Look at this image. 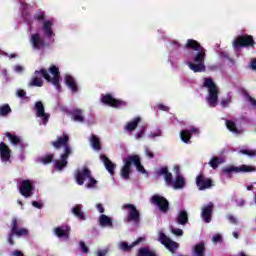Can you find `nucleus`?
<instances>
[{
    "label": "nucleus",
    "mask_w": 256,
    "mask_h": 256,
    "mask_svg": "<svg viewBox=\"0 0 256 256\" xmlns=\"http://www.w3.org/2000/svg\"><path fill=\"white\" fill-rule=\"evenodd\" d=\"M107 253H108L107 249H105V250H98L97 256H105V255H107Z\"/></svg>",
    "instance_id": "62"
},
{
    "label": "nucleus",
    "mask_w": 256,
    "mask_h": 256,
    "mask_svg": "<svg viewBox=\"0 0 256 256\" xmlns=\"http://www.w3.org/2000/svg\"><path fill=\"white\" fill-rule=\"evenodd\" d=\"M253 171H256L255 167L252 166H248V165H242L240 167L237 166H228V167H224L222 169V173L223 175H228L230 176L231 173H251Z\"/></svg>",
    "instance_id": "10"
},
{
    "label": "nucleus",
    "mask_w": 256,
    "mask_h": 256,
    "mask_svg": "<svg viewBox=\"0 0 256 256\" xmlns=\"http://www.w3.org/2000/svg\"><path fill=\"white\" fill-rule=\"evenodd\" d=\"M99 223L102 227H113V220L105 214L100 216Z\"/></svg>",
    "instance_id": "35"
},
{
    "label": "nucleus",
    "mask_w": 256,
    "mask_h": 256,
    "mask_svg": "<svg viewBox=\"0 0 256 256\" xmlns=\"http://www.w3.org/2000/svg\"><path fill=\"white\" fill-rule=\"evenodd\" d=\"M143 237H139L137 240H135L133 243H132V247H136V245H139V243H141V241H143Z\"/></svg>",
    "instance_id": "61"
},
{
    "label": "nucleus",
    "mask_w": 256,
    "mask_h": 256,
    "mask_svg": "<svg viewBox=\"0 0 256 256\" xmlns=\"http://www.w3.org/2000/svg\"><path fill=\"white\" fill-rule=\"evenodd\" d=\"M158 175L164 176V181L166 182L167 185H173V174L171 172H169V168L162 167L158 171Z\"/></svg>",
    "instance_id": "28"
},
{
    "label": "nucleus",
    "mask_w": 256,
    "mask_h": 256,
    "mask_svg": "<svg viewBox=\"0 0 256 256\" xmlns=\"http://www.w3.org/2000/svg\"><path fill=\"white\" fill-rule=\"evenodd\" d=\"M100 159L108 173H110V175H115V168L117 167V165H115L111 160H109V158L105 154H101Z\"/></svg>",
    "instance_id": "23"
},
{
    "label": "nucleus",
    "mask_w": 256,
    "mask_h": 256,
    "mask_svg": "<svg viewBox=\"0 0 256 256\" xmlns=\"http://www.w3.org/2000/svg\"><path fill=\"white\" fill-rule=\"evenodd\" d=\"M184 49H188L189 51H197V53H205V48L201 46V43L195 39H188L186 44L184 45Z\"/></svg>",
    "instance_id": "19"
},
{
    "label": "nucleus",
    "mask_w": 256,
    "mask_h": 256,
    "mask_svg": "<svg viewBox=\"0 0 256 256\" xmlns=\"http://www.w3.org/2000/svg\"><path fill=\"white\" fill-rule=\"evenodd\" d=\"M220 105H222L224 108L229 107V101L227 99H222Z\"/></svg>",
    "instance_id": "58"
},
{
    "label": "nucleus",
    "mask_w": 256,
    "mask_h": 256,
    "mask_svg": "<svg viewBox=\"0 0 256 256\" xmlns=\"http://www.w3.org/2000/svg\"><path fill=\"white\" fill-rule=\"evenodd\" d=\"M194 256H205V243L200 242L196 244L193 248Z\"/></svg>",
    "instance_id": "34"
},
{
    "label": "nucleus",
    "mask_w": 256,
    "mask_h": 256,
    "mask_svg": "<svg viewBox=\"0 0 256 256\" xmlns=\"http://www.w3.org/2000/svg\"><path fill=\"white\" fill-rule=\"evenodd\" d=\"M145 155L148 157V159H155V153L149 149V147H145Z\"/></svg>",
    "instance_id": "47"
},
{
    "label": "nucleus",
    "mask_w": 256,
    "mask_h": 256,
    "mask_svg": "<svg viewBox=\"0 0 256 256\" xmlns=\"http://www.w3.org/2000/svg\"><path fill=\"white\" fill-rule=\"evenodd\" d=\"M123 163H124V165L122 166V168L120 170V175H121L122 179L128 180L131 175V165H133L131 162V156L124 158Z\"/></svg>",
    "instance_id": "20"
},
{
    "label": "nucleus",
    "mask_w": 256,
    "mask_h": 256,
    "mask_svg": "<svg viewBox=\"0 0 256 256\" xmlns=\"http://www.w3.org/2000/svg\"><path fill=\"white\" fill-rule=\"evenodd\" d=\"M90 145L94 151H101V140L97 135L92 134L90 137Z\"/></svg>",
    "instance_id": "33"
},
{
    "label": "nucleus",
    "mask_w": 256,
    "mask_h": 256,
    "mask_svg": "<svg viewBox=\"0 0 256 256\" xmlns=\"http://www.w3.org/2000/svg\"><path fill=\"white\" fill-rule=\"evenodd\" d=\"M226 127L228 130L231 131V133H235L236 135H239V129L237 128V124L232 120H226Z\"/></svg>",
    "instance_id": "38"
},
{
    "label": "nucleus",
    "mask_w": 256,
    "mask_h": 256,
    "mask_svg": "<svg viewBox=\"0 0 256 256\" xmlns=\"http://www.w3.org/2000/svg\"><path fill=\"white\" fill-rule=\"evenodd\" d=\"M171 233L177 237H183V230L179 228H173V226H171Z\"/></svg>",
    "instance_id": "45"
},
{
    "label": "nucleus",
    "mask_w": 256,
    "mask_h": 256,
    "mask_svg": "<svg viewBox=\"0 0 256 256\" xmlns=\"http://www.w3.org/2000/svg\"><path fill=\"white\" fill-rule=\"evenodd\" d=\"M49 73L53 75V78H51ZM39 75H41V77H43L47 83H52L57 91H61V72L59 71V67L51 65L49 71H47L45 68L36 70L34 72V76L29 82V87H43V80L41 77H39Z\"/></svg>",
    "instance_id": "1"
},
{
    "label": "nucleus",
    "mask_w": 256,
    "mask_h": 256,
    "mask_svg": "<svg viewBox=\"0 0 256 256\" xmlns=\"http://www.w3.org/2000/svg\"><path fill=\"white\" fill-rule=\"evenodd\" d=\"M174 172L176 177H178V175H181V167H179V165L174 166Z\"/></svg>",
    "instance_id": "53"
},
{
    "label": "nucleus",
    "mask_w": 256,
    "mask_h": 256,
    "mask_svg": "<svg viewBox=\"0 0 256 256\" xmlns=\"http://www.w3.org/2000/svg\"><path fill=\"white\" fill-rule=\"evenodd\" d=\"M234 49H243L253 47L255 45V39L249 34H244L235 38L232 42Z\"/></svg>",
    "instance_id": "5"
},
{
    "label": "nucleus",
    "mask_w": 256,
    "mask_h": 256,
    "mask_svg": "<svg viewBox=\"0 0 256 256\" xmlns=\"http://www.w3.org/2000/svg\"><path fill=\"white\" fill-rule=\"evenodd\" d=\"M158 109H160V111H169V107L165 106L164 104H158Z\"/></svg>",
    "instance_id": "55"
},
{
    "label": "nucleus",
    "mask_w": 256,
    "mask_h": 256,
    "mask_svg": "<svg viewBox=\"0 0 256 256\" xmlns=\"http://www.w3.org/2000/svg\"><path fill=\"white\" fill-rule=\"evenodd\" d=\"M180 138L183 143H189L191 141V131L189 130H182L180 132Z\"/></svg>",
    "instance_id": "40"
},
{
    "label": "nucleus",
    "mask_w": 256,
    "mask_h": 256,
    "mask_svg": "<svg viewBox=\"0 0 256 256\" xmlns=\"http://www.w3.org/2000/svg\"><path fill=\"white\" fill-rule=\"evenodd\" d=\"M70 155H73V153H69V149H66V153H62L60 155V160H55L54 169H56V171H63V169L68 165L67 160Z\"/></svg>",
    "instance_id": "18"
},
{
    "label": "nucleus",
    "mask_w": 256,
    "mask_h": 256,
    "mask_svg": "<svg viewBox=\"0 0 256 256\" xmlns=\"http://www.w3.org/2000/svg\"><path fill=\"white\" fill-rule=\"evenodd\" d=\"M52 147L54 149H61V147L64 148L63 153H67V149L69 153H73V149L71 146H69V135L63 133L60 137L57 138V140L51 142Z\"/></svg>",
    "instance_id": "9"
},
{
    "label": "nucleus",
    "mask_w": 256,
    "mask_h": 256,
    "mask_svg": "<svg viewBox=\"0 0 256 256\" xmlns=\"http://www.w3.org/2000/svg\"><path fill=\"white\" fill-rule=\"evenodd\" d=\"M54 235L58 237V239H69L71 235V227L68 225H61L54 228Z\"/></svg>",
    "instance_id": "16"
},
{
    "label": "nucleus",
    "mask_w": 256,
    "mask_h": 256,
    "mask_svg": "<svg viewBox=\"0 0 256 256\" xmlns=\"http://www.w3.org/2000/svg\"><path fill=\"white\" fill-rule=\"evenodd\" d=\"M14 71H16V73H23V66L21 65H16L14 67Z\"/></svg>",
    "instance_id": "57"
},
{
    "label": "nucleus",
    "mask_w": 256,
    "mask_h": 256,
    "mask_svg": "<svg viewBox=\"0 0 256 256\" xmlns=\"http://www.w3.org/2000/svg\"><path fill=\"white\" fill-rule=\"evenodd\" d=\"M247 97H248V101L251 103V105L253 107H256V100L253 97H251V95H248Z\"/></svg>",
    "instance_id": "56"
},
{
    "label": "nucleus",
    "mask_w": 256,
    "mask_h": 256,
    "mask_svg": "<svg viewBox=\"0 0 256 256\" xmlns=\"http://www.w3.org/2000/svg\"><path fill=\"white\" fill-rule=\"evenodd\" d=\"M205 223H211V217H213V203H209L202 209L201 213Z\"/></svg>",
    "instance_id": "26"
},
{
    "label": "nucleus",
    "mask_w": 256,
    "mask_h": 256,
    "mask_svg": "<svg viewBox=\"0 0 256 256\" xmlns=\"http://www.w3.org/2000/svg\"><path fill=\"white\" fill-rule=\"evenodd\" d=\"M9 113H11V106L9 104L0 106V117H7Z\"/></svg>",
    "instance_id": "42"
},
{
    "label": "nucleus",
    "mask_w": 256,
    "mask_h": 256,
    "mask_svg": "<svg viewBox=\"0 0 256 256\" xmlns=\"http://www.w3.org/2000/svg\"><path fill=\"white\" fill-rule=\"evenodd\" d=\"M251 68L253 69V71L256 70V58H254L251 62Z\"/></svg>",
    "instance_id": "64"
},
{
    "label": "nucleus",
    "mask_w": 256,
    "mask_h": 256,
    "mask_svg": "<svg viewBox=\"0 0 256 256\" xmlns=\"http://www.w3.org/2000/svg\"><path fill=\"white\" fill-rule=\"evenodd\" d=\"M227 219L232 225H237V218L235 216L228 214Z\"/></svg>",
    "instance_id": "49"
},
{
    "label": "nucleus",
    "mask_w": 256,
    "mask_h": 256,
    "mask_svg": "<svg viewBox=\"0 0 256 256\" xmlns=\"http://www.w3.org/2000/svg\"><path fill=\"white\" fill-rule=\"evenodd\" d=\"M33 191H35V186H33V182H31V180L26 179L20 182L19 193L22 197L29 199V197L33 195Z\"/></svg>",
    "instance_id": "12"
},
{
    "label": "nucleus",
    "mask_w": 256,
    "mask_h": 256,
    "mask_svg": "<svg viewBox=\"0 0 256 256\" xmlns=\"http://www.w3.org/2000/svg\"><path fill=\"white\" fill-rule=\"evenodd\" d=\"M0 157L1 161L7 162L11 159V149L5 144V142L0 143Z\"/></svg>",
    "instance_id": "25"
},
{
    "label": "nucleus",
    "mask_w": 256,
    "mask_h": 256,
    "mask_svg": "<svg viewBox=\"0 0 256 256\" xmlns=\"http://www.w3.org/2000/svg\"><path fill=\"white\" fill-rule=\"evenodd\" d=\"M174 189H183L185 187V178L183 175L176 176L175 181L172 183Z\"/></svg>",
    "instance_id": "37"
},
{
    "label": "nucleus",
    "mask_w": 256,
    "mask_h": 256,
    "mask_svg": "<svg viewBox=\"0 0 256 256\" xmlns=\"http://www.w3.org/2000/svg\"><path fill=\"white\" fill-rule=\"evenodd\" d=\"M79 245H80V249H81L82 253H84V254L89 253V247H87V245L83 241H80Z\"/></svg>",
    "instance_id": "48"
},
{
    "label": "nucleus",
    "mask_w": 256,
    "mask_h": 256,
    "mask_svg": "<svg viewBox=\"0 0 256 256\" xmlns=\"http://www.w3.org/2000/svg\"><path fill=\"white\" fill-rule=\"evenodd\" d=\"M71 213L76 216L79 221H85L87 218L85 217V212H83V205L76 204L72 210Z\"/></svg>",
    "instance_id": "27"
},
{
    "label": "nucleus",
    "mask_w": 256,
    "mask_h": 256,
    "mask_svg": "<svg viewBox=\"0 0 256 256\" xmlns=\"http://www.w3.org/2000/svg\"><path fill=\"white\" fill-rule=\"evenodd\" d=\"M213 185V179L205 177V174L200 173L198 176H196V187H198L199 191L211 189Z\"/></svg>",
    "instance_id": "13"
},
{
    "label": "nucleus",
    "mask_w": 256,
    "mask_h": 256,
    "mask_svg": "<svg viewBox=\"0 0 256 256\" xmlns=\"http://www.w3.org/2000/svg\"><path fill=\"white\" fill-rule=\"evenodd\" d=\"M205 57L206 55H204L203 53H196L193 58L194 63L187 62V65L191 69V71H193L194 73H204V71H206Z\"/></svg>",
    "instance_id": "4"
},
{
    "label": "nucleus",
    "mask_w": 256,
    "mask_h": 256,
    "mask_svg": "<svg viewBox=\"0 0 256 256\" xmlns=\"http://www.w3.org/2000/svg\"><path fill=\"white\" fill-rule=\"evenodd\" d=\"M222 163H223L222 158L212 157L209 162V165L210 167H212V169H217V167H219Z\"/></svg>",
    "instance_id": "41"
},
{
    "label": "nucleus",
    "mask_w": 256,
    "mask_h": 256,
    "mask_svg": "<svg viewBox=\"0 0 256 256\" xmlns=\"http://www.w3.org/2000/svg\"><path fill=\"white\" fill-rule=\"evenodd\" d=\"M137 256H157V252L149 247H142L138 250Z\"/></svg>",
    "instance_id": "36"
},
{
    "label": "nucleus",
    "mask_w": 256,
    "mask_h": 256,
    "mask_svg": "<svg viewBox=\"0 0 256 256\" xmlns=\"http://www.w3.org/2000/svg\"><path fill=\"white\" fill-rule=\"evenodd\" d=\"M85 179H89V183L86 184V187L88 189H91L97 185V180L91 176V170L89 168L85 167L83 171H78L76 174V183L79 185H83L85 183Z\"/></svg>",
    "instance_id": "3"
},
{
    "label": "nucleus",
    "mask_w": 256,
    "mask_h": 256,
    "mask_svg": "<svg viewBox=\"0 0 256 256\" xmlns=\"http://www.w3.org/2000/svg\"><path fill=\"white\" fill-rule=\"evenodd\" d=\"M150 203L156 205L161 213H167L169 211V200L159 194L153 195L150 199Z\"/></svg>",
    "instance_id": "8"
},
{
    "label": "nucleus",
    "mask_w": 256,
    "mask_h": 256,
    "mask_svg": "<svg viewBox=\"0 0 256 256\" xmlns=\"http://www.w3.org/2000/svg\"><path fill=\"white\" fill-rule=\"evenodd\" d=\"M101 102L104 105L113 107L114 109H121V107H125L127 105V102L121 99L113 98L111 94H102Z\"/></svg>",
    "instance_id": "7"
},
{
    "label": "nucleus",
    "mask_w": 256,
    "mask_h": 256,
    "mask_svg": "<svg viewBox=\"0 0 256 256\" xmlns=\"http://www.w3.org/2000/svg\"><path fill=\"white\" fill-rule=\"evenodd\" d=\"M20 222L17 218H13L11 222V234L16 237H27L29 230L27 228H19Z\"/></svg>",
    "instance_id": "15"
},
{
    "label": "nucleus",
    "mask_w": 256,
    "mask_h": 256,
    "mask_svg": "<svg viewBox=\"0 0 256 256\" xmlns=\"http://www.w3.org/2000/svg\"><path fill=\"white\" fill-rule=\"evenodd\" d=\"M13 237H15V234H12V232H10L8 235V243L10 245H15V240H13Z\"/></svg>",
    "instance_id": "51"
},
{
    "label": "nucleus",
    "mask_w": 256,
    "mask_h": 256,
    "mask_svg": "<svg viewBox=\"0 0 256 256\" xmlns=\"http://www.w3.org/2000/svg\"><path fill=\"white\" fill-rule=\"evenodd\" d=\"M13 256H25L20 250H15L12 252Z\"/></svg>",
    "instance_id": "63"
},
{
    "label": "nucleus",
    "mask_w": 256,
    "mask_h": 256,
    "mask_svg": "<svg viewBox=\"0 0 256 256\" xmlns=\"http://www.w3.org/2000/svg\"><path fill=\"white\" fill-rule=\"evenodd\" d=\"M42 31L47 39L55 37V32H53V20H45L42 25Z\"/></svg>",
    "instance_id": "21"
},
{
    "label": "nucleus",
    "mask_w": 256,
    "mask_h": 256,
    "mask_svg": "<svg viewBox=\"0 0 256 256\" xmlns=\"http://www.w3.org/2000/svg\"><path fill=\"white\" fill-rule=\"evenodd\" d=\"M35 110L37 117H40L42 119L43 125H47L49 123V114L45 113V106L43 105V102L38 101L35 103Z\"/></svg>",
    "instance_id": "17"
},
{
    "label": "nucleus",
    "mask_w": 256,
    "mask_h": 256,
    "mask_svg": "<svg viewBox=\"0 0 256 256\" xmlns=\"http://www.w3.org/2000/svg\"><path fill=\"white\" fill-rule=\"evenodd\" d=\"M34 20L35 21H45V11L39 10L35 15H34Z\"/></svg>",
    "instance_id": "44"
},
{
    "label": "nucleus",
    "mask_w": 256,
    "mask_h": 256,
    "mask_svg": "<svg viewBox=\"0 0 256 256\" xmlns=\"http://www.w3.org/2000/svg\"><path fill=\"white\" fill-rule=\"evenodd\" d=\"M72 120L75 121L76 123H84L85 122V117L83 116V110L81 109H74L70 113Z\"/></svg>",
    "instance_id": "29"
},
{
    "label": "nucleus",
    "mask_w": 256,
    "mask_h": 256,
    "mask_svg": "<svg viewBox=\"0 0 256 256\" xmlns=\"http://www.w3.org/2000/svg\"><path fill=\"white\" fill-rule=\"evenodd\" d=\"M5 137H7V139H9V141L11 142L12 145H20L21 148H23V142L21 141V137L15 135V134H11V132H6Z\"/></svg>",
    "instance_id": "32"
},
{
    "label": "nucleus",
    "mask_w": 256,
    "mask_h": 256,
    "mask_svg": "<svg viewBox=\"0 0 256 256\" xmlns=\"http://www.w3.org/2000/svg\"><path fill=\"white\" fill-rule=\"evenodd\" d=\"M64 83L68 86V88L72 91V93H77L79 91V87L77 86V81L75 78L69 74L64 76Z\"/></svg>",
    "instance_id": "24"
},
{
    "label": "nucleus",
    "mask_w": 256,
    "mask_h": 256,
    "mask_svg": "<svg viewBox=\"0 0 256 256\" xmlns=\"http://www.w3.org/2000/svg\"><path fill=\"white\" fill-rule=\"evenodd\" d=\"M143 135H145V128H142L140 132L135 134L136 139H142Z\"/></svg>",
    "instance_id": "50"
},
{
    "label": "nucleus",
    "mask_w": 256,
    "mask_h": 256,
    "mask_svg": "<svg viewBox=\"0 0 256 256\" xmlns=\"http://www.w3.org/2000/svg\"><path fill=\"white\" fill-rule=\"evenodd\" d=\"M25 95H27V92H25V90L19 89L17 91V96L20 97V99H23L25 97Z\"/></svg>",
    "instance_id": "52"
},
{
    "label": "nucleus",
    "mask_w": 256,
    "mask_h": 256,
    "mask_svg": "<svg viewBox=\"0 0 256 256\" xmlns=\"http://www.w3.org/2000/svg\"><path fill=\"white\" fill-rule=\"evenodd\" d=\"M133 244L129 245L126 241H123L120 243V249L121 251H124L126 253H129V251H131V249H133Z\"/></svg>",
    "instance_id": "43"
},
{
    "label": "nucleus",
    "mask_w": 256,
    "mask_h": 256,
    "mask_svg": "<svg viewBox=\"0 0 256 256\" xmlns=\"http://www.w3.org/2000/svg\"><path fill=\"white\" fill-rule=\"evenodd\" d=\"M139 123H141V117L137 116L132 121L128 122L125 126V131L129 133L135 131L137 129Z\"/></svg>",
    "instance_id": "31"
},
{
    "label": "nucleus",
    "mask_w": 256,
    "mask_h": 256,
    "mask_svg": "<svg viewBox=\"0 0 256 256\" xmlns=\"http://www.w3.org/2000/svg\"><path fill=\"white\" fill-rule=\"evenodd\" d=\"M130 161L132 165L136 167V171H138L139 173H142L143 175L147 173V170H145V167H143V164H141V157H139V155L137 154L130 155Z\"/></svg>",
    "instance_id": "22"
},
{
    "label": "nucleus",
    "mask_w": 256,
    "mask_h": 256,
    "mask_svg": "<svg viewBox=\"0 0 256 256\" xmlns=\"http://www.w3.org/2000/svg\"><path fill=\"white\" fill-rule=\"evenodd\" d=\"M221 239H222L221 235H219V234H216L213 236L214 243H219V241H221Z\"/></svg>",
    "instance_id": "60"
},
{
    "label": "nucleus",
    "mask_w": 256,
    "mask_h": 256,
    "mask_svg": "<svg viewBox=\"0 0 256 256\" xmlns=\"http://www.w3.org/2000/svg\"><path fill=\"white\" fill-rule=\"evenodd\" d=\"M32 205L36 209H41V207H43V204H41L40 202H37V201H32Z\"/></svg>",
    "instance_id": "54"
},
{
    "label": "nucleus",
    "mask_w": 256,
    "mask_h": 256,
    "mask_svg": "<svg viewBox=\"0 0 256 256\" xmlns=\"http://www.w3.org/2000/svg\"><path fill=\"white\" fill-rule=\"evenodd\" d=\"M123 211H128L127 221L128 223H139L141 221V213L137 209L136 205L124 204L122 206Z\"/></svg>",
    "instance_id": "6"
},
{
    "label": "nucleus",
    "mask_w": 256,
    "mask_h": 256,
    "mask_svg": "<svg viewBox=\"0 0 256 256\" xmlns=\"http://www.w3.org/2000/svg\"><path fill=\"white\" fill-rule=\"evenodd\" d=\"M30 42L33 49L41 50L45 49V47H49V42L41 38V34L39 33L32 34L30 37Z\"/></svg>",
    "instance_id": "14"
},
{
    "label": "nucleus",
    "mask_w": 256,
    "mask_h": 256,
    "mask_svg": "<svg viewBox=\"0 0 256 256\" xmlns=\"http://www.w3.org/2000/svg\"><path fill=\"white\" fill-rule=\"evenodd\" d=\"M176 222L178 225H187L189 223V214L187 211L181 210L176 217Z\"/></svg>",
    "instance_id": "30"
},
{
    "label": "nucleus",
    "mask_w": 256,
    "mask_h": 256,
    "mask_svg": "<svg viewBox=\"0 0 256 256\" xmlns=\"http://www.w3.org/2000/svg\"><path fill=\"white\" fill-rule=\"evenodd\" d=\"M54 157L55 154H48L39 158V162L42 163V165H49V163H53Z\"/></svg>",
    "instance_id": "39"
},
{
    "label": "nucleus",
    "mask_w": 256,
    "mask_h": 256,
    "mask_svg": "<svg viewBox=\"0 0 256 256\" xmlns=\"http://www.w3.org/2000/svg\"><path fill=\"white\" fill-rule=\"evenodd\" d=\"M158 241L169 250L170 253H175L179 249V243L171 240L165 233H160Z\"/></svg>",
    "instance_id": "11"
},
{
    "label": "nucleus",
    "mask_w": 256,
    "mask_h": 256,
    "mask_svg": "<svg viewBox=\"0 0 256 256\" xmlns=\"http://www.w3.org/2000/svg\"><path fill=\"white\" fill-rule=\"evenodd\" d=\"M240 153H242V155H248V157H254V155H256V151L255 150H247V149H242L240 150Z\"/></svg>",
    "instance_id": "46"
},
{
    "label": "nucleus",
    "mask_w": 256,
    "mask_h": 256,
    "mask_svg": "<svg viewBox=\"0 0 256 256\" xmlns=\"http://www.w3.org/2000/svg\"><path fill=\"white\" fill-rule=\"evenodd\" d=\"M96 207L99 213H105V208L103 207V204H96Z\"/></svg>",
    "instance_id": "59"
},
{
    "label": "nucleus",
    "mask_w": 256,
    "mask_h": 256,
    "mask_svg": "<svg viewBox=\"0 0 256 256\" xmlns=\"http://www.w3.org/2000/svg\"><path fill=\"white\" fill-rule=\"evenodd\" d=\"M203 87L208 89L207 102L210 107H217V102L219 101V87H217L213 78H205Z\"/></svg>",
    "instance_id": "2"
}]
</instances>
